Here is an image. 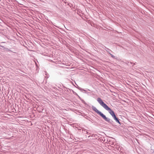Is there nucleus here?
I'll return each instance as SVG.
<instances>
[{
  "label": "nucleus",
  "instance_id": "obj_5",
  "mask_svg": "<svg viewBox=\"0 0 154 154\" xmlns=\"http://www.w3.org/2000/svg\"><path fill=\"white\" fill-rule=\"evenodd\" d=\"M86 118L89 121H91V120H92L90 118V117L87 116V118Z\"/></svg>",
  "mask_w": 154,
  "mask_h": 154
},
{
  "label": "nucleus",
  "instance_id": "obj_4",
  "mask_svg": "<svg viewBox=\"0 0 154 154\" xmlns=\"http://www.w3.org/2000/svg\"><path fill=\"white\" fill-rule=\"evenodd\" d=\"M5 51H11V50H10L9 49H8V48H5Z\"/></svg>",
  "mask_w": 154,
  "mask_h": 154
},
{
  "label": "nucleus",
  "instance_id": "obj_7",
  "mask_svg": "<svg viewBox=\"0 0 154 154\" xmlns=\"http://www.w3.org/2000/svg\"><path fill=\"white\" fill-rule=\"evenodd\" d=\"M109 54L111 55V56L113 58H115V57L112 54H111V53Z\"/></svg>",
  "mask_w": 154,
  "mask_h": 154
},
{
  "label": "nucleus",
  "instance_id": "obj_3",
  "mask_svg": "<svg viewBox=\"0 0 154 154\" xmlns=\"http://www.w3.org/2000/svg\"><path fill=\"white\" fill-rule=\"evenodd\" d=\"M105 48L106 49V51L108 52V53L109 54H110V52L111 51V52H112V51L110 50L109 49V48H107L106 47H105Z\"/></svg>",
  "mask_w": 154,
  "mask_h": 154
},
{
  "label": "nucleus",
  "instance_id": "obj_11",
  "mask_svg": "<svg viewBox=\"0 0 154 154\" xmlns=\"http://www.w3.org/2000/svg\"><path fill=\"white\" fill-rule=\"evenodd\" d=\"M5 43V42H1V43L2 44V43Z\"/></svg>",
  "mask_w": 154,
  "mask_h": 154
},
{
  "label": "nucleus",
  "instance_id": "obj_12",
  "mask_svg": "<svg viewBox=\"0 0 154 154\" xmlns=\"http://www.w3.org/2000/svg\"><path fill=\"white\" fill-rule=\"evenodd\" d=\"M86 134H88V132H87V131H86Z\"/></svg>",
  "mask_w": 154,
  "mask_h": 154
},
{
  "label": "nucleus",
  "instance_id": "obj_2",
  "mask_svg": "<svg viewBox=\"0 0 154 154\" xmlns=\"http://www.w3.org/2000/svg\"><path fill=\"white\" fill-rule=\"evenodd\" d=\"M92 109L93 110L100 116L106 121L110 124H112L113 122V121L109 118L106 117L102 112L99 111L96 107L92 106Z\"/></svg>",
  "mask_w": 154,
  "mask_h": 154
},
{
  "label": "nucleus",
  "instance_id": "obj_8",
  "mask_svg": "<svg viewBox=\"0 0 154 154\" xmlns=\"http://www.w3.org/2000/svg\"><path fill=\"white\" fill-rule=\"evenodd\" d=\"M0 46L2 47V48H4V50H5V48L4 46H2V45H0Z\"/></svg>",
  "mask_w": 154,
  "mask_h": 154
},
{
  "label": "nucleus",
  "instance_id": "obj_1",
  "mask_svg": "<svg viewBox=\"0 0 154 154\" xmlns=\"http://www.w3.org/2000/svg\"><path fill=\"white\" fill-rule=\"evenodd\" d=\"M97 100L102 107L109 111V113L111 115L116 122L120 125H121V122L119 121L120 119L116 116L114 112L104 103L100 97H98L97 98Z\"/></svg>",
  "mask_w": 154,
  "mask_h": 154
},
{
  "label": "nucleus",
  "instance_id": "obj_10",
  "mask_svg": "<svg viewBox=\"0 0 154 154\" xmlns=\"http://www.w3.org/2000/svg\"><path fill=\"white\" fill-rule=\"evenodd\" d=\"M79 99L81 100H82V99L79 96Z\"/></svg>",
  "mask_w": 154,
  "mask_h": 154
},
{
  "label": "nucleus",
  "instance_id": "obj_6",
  "mask_svg": "<svg viewBox=\"0 0 154 154\" xmlns=\"http://www.w3.org/2000/svg\"><path fill=\"white\" fill-rule=\"evenodd\" d=\"M81 101H82V103H84L85 104H86V103H85V101L83 99Z\"/></svg>",
  "mask_w": 154,
  "mask_h": 154
},
{
  "label": "nucleus",
  "instance_id": "obj_9",
  "mask_svg": "<svg viewBox=\"0 0 154 154\" xmlns=\"http://www.w3.org/2000/svg\"><path fill=\"white\" fill-rule=\"evenodd\" d=\"M78 88L80 90H82V88L79 87Z\"/></svg>",
  "mask_w": 154,
  "mask_h": 154
}]
</instances>
